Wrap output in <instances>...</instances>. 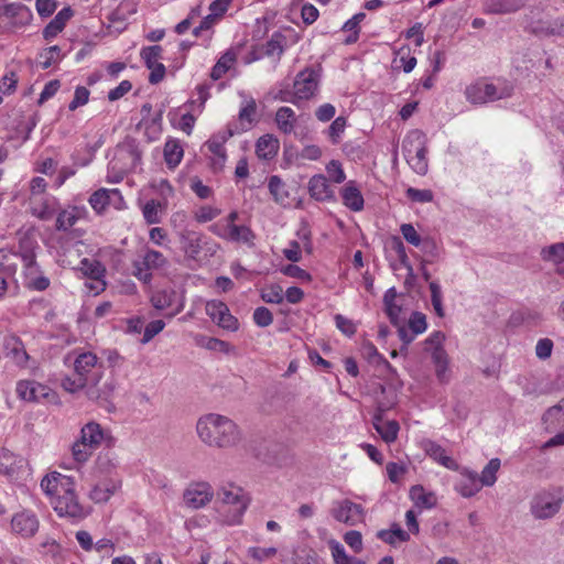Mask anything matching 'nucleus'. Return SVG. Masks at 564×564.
I'll return each instance as SVG.
<instances>
[{
    "mask_svg": "<svg viewBox=\"0 0 564 564\" xmlns=\"http://www.w3.org/2000/svg\"><path fill=\"white\" fill-rule=\"evenodd\" d=\"M196 432L204 444L215 448H232L242 440L239 426L231 419L217 413L200 416L196 423Z\"/></svg>",
    "mask_w": 564,
    "mask_h": 564,
    "instance_id": "f257e3e1",
    "label": "nucleus"
},
{
    "mask_svg": "<svg viewBox=\"0 0 564 564\" xmlns=\"http://www.w3.org/2000/svg\"><path fill=\"white\" fill-rule=\"evenodd\" d=\"M248 506L249 498L242 488L227 485L217 490L216 511L220 522L228 525L239 524Z\"/></svg>",
    "mask_w": 564,
    "mask_h": 564,
    "instance_id": "f03ea898",
    "label": "nucleus"
},
{
    "mask_svg": "<svg viewBox=\"0 0 564 564\" xmlns=\"http://www.w3.org/2000/svg\"><path fill=\"white\" fill-rule=\"evenodd\" d=\"M402 150L406 162L420 175L427 172L426 137L420 130H412L404 138Z\"/></svg>",
    "mask_w": 564,
    "mask_h": 564,
    "instance_id": "7ed1b4c3",
    "label": "nucleus"
},
{
    "mask_svg": "<svg viewBox=\"0 0 564 564\" xmlns=\"http://www.w3.org/2000/svg\"><path fill=\"white\" fill-rule=\"evenodd\" d=\"M141 162V152L133 140L120 143L115 151L113 159L109 162L110 171H118V178L109 180V183H119L124 175L134 170Z\"/></svg>",
    "mask_w": 564,
    "mask_h": 564,
    "instance_id": "20e7f679",
    "label": "nucleus"
},
{
    "mask_svg": "<svg viewBox=\"0 0 564 564\" xmlns=\"http://www.w3.org/2000/svg\"><path fill=\"white\" fill-rule=\"evenodd\" d=\"M563 503L560 491L542 490L536 492L530 501V512L534 519L546 520L555 517Z\"/></svg>",
    "mask_w": 564,
    "mask_h": 564,
    "instance_id": "39448f33",
    "label": "nucleus"
},
{
    "mask_svg": "<svg viewBox=\"0 0 564 564\" xmlns=\"http://www.w3.org/2000/svg\"><path fill=\"white\" fill-rule=\"evenodd\" d=\"M330 514L336 521L350 527L362 523L366 517L364 507L349 499L334 501Z\"/></svg>",
    "mask_w": 564,
    "mask_h": 564,
    "instance_id": "423d86ee",
    "label": "nucleus"
},
{
    "mask_svg": "<svg viewBox=\"0 0 564 564\" xmlns=\"http://www.w3.org/2000/svg\"><path fill=\"white\" fill-rule=\"evenodd\" d=\"M51 505L59 517L80 520L89 514V509L78 501L75 494V486L69 491L53 499Z\"/></svg>",
    "mask_w": 564,
    "mask_h": 564,
    "instance_id": "0eeeda50",
    "label": "nucleus"
},
{
    "mask_svg": "<svg viewBox=\"0 0 564 564\" xmlns=\"http://www.w3.org/2000/svg\"><path fill=\"white\" fill-rule=\"evenodd\" d=\"M466 98L473 104H486L510 96V90H499L494 84L476 82L465 90Z\"/></svg>",
    "mask_w": 564,
    "mask_h": 564,
    "instance_id": "6e6552de",
    "label": "nucleus"
},
{
    "mask_svg": "<svg viewBox=\"0 0 564 564\" xmlns=\"http://www.w3.org/2000/svg\"><path fill=\"white\" fill-rule=\"evenodd\" d=\"M10 528L14 535L31 539L40 529V520L33 511L24 509L12 516Z\"/></svg>",
    "mask_w": 564,
    "mask_h": 564,
    "instance_id": "1a4fd4ad",
    "label": "nucleus"
},
{
    "mask_svg": "<svg viewBox=\"0 0 564 564\" xmlns=\"http://www.w3.org/2000/svg\"><path fill=\"white\" fill-rule=\"evenodd\" d=\"M319 73L313 68L300 72L293 84V95L296 99H310L317 91Z\"/></svg>",
    "mask_w": 564,
    "mask_h": 564,
    "instance_id": "9d476101",
    "label": "nucleus"
},
{
    "mask_svg": "<svg viewBox=\"0 0 564 564\" xmlns=\"http://www.w3.org/2000/svg\"><path fill=\"white\" fill-rule=\"evenodd\" d=\"M209 230L216 236L232 241L246 243L248 246L253 245L254 234L247 226H238V225H220L213 224L209 227Z\"/></svg>",
    "mask_w": 564,
    "mask_h": 564,
    "instance_id": "9b49d317",
    "label": "nucleus"
},
{
    "mask_svg": "<svg viewBox=\"0 0 564 564\" xmlns=\"http://www.w3.org/2000/svg\"><path fill=\"white\" fill-rule=\"evenodd\" d=\"M213 497V487L206 481L191 484L183 494L185 505L193 509L205 507L212 501Z\"/></svg>",
    "mask_w": 564,
    "mask_h": 564,
    "instance_id": "f8f14e48",
    "label": "nucleus"
},
{
    "mask_svg": "<svg viewBox=\"0 0 564 564\" xmlns=\"http://www.w3.org/2000/svg\"><path fill=\"white\" fill-rule=\"evenodd\" d=\"M74 484L75 482L72 477L53 471L42 479L41 488L48 497L50 503H52L53 499H56L59 495L69 491L74 487Z\"/></svg>",
    "mask_w": 564,
    "mask_h": 564,
    "instance_id": "ddd939ff",
    "label": "nucleus"
},
{
    "mask_svg": "<svg viewBox=\"0 0 564 564\" xmlns=\"http://www.w3.org/2000/svg\"><path fill=\"white\" fill-rule=\"evenodd\" d=\"M206 314L224 329L235 332L239 327L238 319L230 314L228 306L221 301H208L206 303Z\"/></svg>",
    "mask_w": 564,
    "mask_h": 564,
    "instance_id": "4468645a",
    "label": "nucleus"
},
{
    "mask_svg": "<svg viewBox=\"0 0 564 564\" xmlns=\"http://www.w3.org/2000/svg\"><path fill=\"white\" fill-rule=\"evenodd\" d=\"M162 51L160 45H152L143 47L140 53L145 66L151 70L149 75L151 84L160 83L165 76V66L160 62Z\"/></svg>",
    "mask_w": 564,
    "mask_h": 564,
    "instance_id": "2eb2a0df",
    "label": "nucleus"
},
{
    "mask_svg": "<svg viewBox=\"0 0 564 564\" xmlns=\"http://www.w3.org/2000/svg\"><path fill=\"white\" fill-rule=\"evenodd\" d=\"M74 372L77 377L86 379V382H91L93 377L101 375L99 369L101 365L98 362V357L90 351L82 352L73 361Z\"/></svg>",
    "mask_w": 564,
    "mask_h": 564,
    "instance_id": "dca6fc26",
    "label": "nucleus"
},
{
    "mask_svg": "<svg viewBox=\"0 0 564 564\" xmlns=\"http://www.w3.org/2000/svg\"><path fill=\"white\" fill-rule=\"evenodd\" d=\"M116 390V382L113 379H107L101 382V375L93 377L91 382L87 386L86 395L89 400L106 403L108 402Z\"/></svg>",
    "mask_w": 564,
    "mask_h": 564,
    "instance_id": "f3484780",
    "label": "nucleus"
},
{
    "mask_svg": "<svg viewBox=\"0 0 564 564\" xmlns=\"http://www.w3.org/2000/svg\"><path fill=\"white\" fill-rule=\"evenodd\" d=\"M17 394L20 399L24 401H40L42 399H47L51 389L42 383H39L34 380H21L17 383Z\"/></svg>",
    "mask_w": 564,
    "mask_h": 564,
    "instance_id": "a211bd4d",
    "label": "nucleus"
},
{
    "mask_svg": "<svg viewBox=\"0 0 564 564\" xmlns=\"http://www.w3.org/2000/svg\"><path fill=\"white\" fill-rule=\"evenodd\" d=\"M372 424L386 443H392L397 440L400 430L399 423L394 420L384 421L383 411L381 409L373 415Z\"/></svg>",
    "mask_w": 564,
    "mask_h": 564,
    "instance_id": "6ab92c4d",
    "label": "nucleus"
},
{
    "mask_svg": "<svg viewBox=\"0 0 564 564\" xmlns=\"http://www.w3.org/2000/svg\"><path fill=\"white\" fill-rule=\"evenodd\" d=\"M542 422L549 433L564 430V398L544 412Z\"/></svg>",
    "mask_w": 564,
    "mask_h": 564,
    "instance_id": "aec40b11",
    "label": "nucleus"
},
{
    "mask_svg": "<svg viewBox=\"0 0 564 564\" xmlns=\"http://www.w3.org/2000/svg\"><path fill=\"white\" fill-rule=\"evenodd\" d=\"M121 481L117 478H109L97 482L89 492V498L96 503L107 502L120 488Z\"/></svg>",
    "mask_w": 564,
    "mask_h": 564,
    "instance_id": "412c9836",
    "label": "nucleus"
},
{
    "mask_svg": "<svg viewBox=\"0 0 564 564\" xmlns=\"http://www.w3.org/2000/svg\"><path fill=\"white\" fill-rule=\"evenodd\" d=\"M409 497L419 511L432 509L437 505L436 495L433 491L426 490L421 485L412 486L409 491Z\"/></svg>",
    "mask_w": 564,
    "mask_h": 564,
    "instance_id": "4be33fe9",
    "label": "nucleus"
},
{
    "mask_svg": "<svg viewBox=\"0 0 564 564\" xmlns=\"http://www.w3.org/2000/svg\"><path fill=\"white\" fill-rule=\"evenodd\" d=\"M80 264H82V271L84 272V274L95 281V284H89L87 286L89 289L96 291V293L104 290L105 282L101 280V278L104 276L105 271H106L104 265L97 260H89V259H83Z\"/></svg>",
    "mask_w": 564,
    "mask_h": 564,
    "instance_id": "5701e85b",
    "label": "nucleus"
},
{
    "mask_svg": "<svg viewBox=\"0 0 564 564\" xmlns=\"http://www.w3.org/2000/svg\"><path fill=\"white\" fill-rule=\"evenodd\" d=\"M308 192L311 197L316 200H329L334 198V191L329 186L327 178L322 175H314L308 182Z\"/></svg>",
    "mask_w": 564,
    "mask_h": 564,
    "instance_id": "b1692460",
    "label": "nucleus"
},
{
    "mask_svg": "<svg viewBox=\"0 0 564 564\" xmlns=\"http://www.w3.org/2000/svg\"><path fill=\"white\" fill-rule=\"evenodd\" d=\"M202 235L193 230H185L181 234V247L187 258L197 259L202 251Z\"/></svg>",
    "mask_w": 564,
    "mask_h": 564,
    "instance_id": "393cba45",
    "label": "nucleus"
},
{
    "mask_svg": "<svg viewBox=\"0 0 564 564\" xmlns=\"http://www.w3.org/2000/svg\"><path fill=\"white\" fill-rule=\"evenodd\" d=\"M343 204L352 212H360L364 208V197L355 182H348L341 189Z\"/></svg>",
    "mask_w": 564,
    "mask_h": 564,
    "instance_id": "a878e982",
    "label": "nucleus"
},
{
    "mask_svg": "<svg viewBox=\"0 0 564 564\" xmlns=\"http://www.w3.org/2000/svg\"><path fill=\"white\" fill-rule=\"evenodd\" d=\"M257 104L252 97L246 98L238 113V128H242V132L249 130L256 122Z\"/></svg>",
    "mask_w": 564,
    "mask_h": 564,
    "instance_id": "bb28decb",
    "label": "nucleus"
},
{
    "mask_svg": "<svg viewBox=\"0 0 564 564\" xmlns=\"http://www.w3.org/2000/svg\"><path fill=\"white\" fill-rule=\"evenodd\" d=\"M463 479L456 485V490L465 498L475 496L481 485L478 481V475L475 471L465 469L462 471Z\"/></svg>",
    "mask_w": 564,
    "mask_h": 564,
    "instance_id": "cd10ccee",
    "label": "nucleus"
},
{
    "mask_svg": "<svg viewBox=\"0 0 564 564\" xmlns=\"http://www.w3.org/2000/svg\"><path fill=\"white\" fill-rule=\"evenodd\" d=\"M72 17L73 10L69 7L62 9L43 30L45 40H51L61 33Z\"/></svg>",
    "mask_w": 564,
    "mask_h": 564,
    "instance_id": "c85d7f7f",
    "label": "nucleus"
},
{
    "mask_svg": "<svg viewBox=\"0 0 564 564\" xmlns=\"http://www.w3.org/2000/svg\"><path fill=\"white\" fill-rule=\"evenodd\" d=\"M525 0H487L485 11L492 14H507L524 6Z\"/></svg>",
    "mask_w": 564,
    "mask_h": 564,
    "instance_id": "c756f323",
    "label": "nucleus"
},
{
    "mask_svg": "<svg viewBox=\"0 0 564 564\" xmlns=\"http://www.w3.org/2000/svg\"><path fill=\"white\" fill-rule=\"evenodd\" d=\"M425 452L432 459L443 465L444 467L452 470L458 469V464L451 456H448L446 451L437 443L432 441L427 442L425 444Z\"/></svg>",
    "mask_w": 564,
    "mask_h": 564,
    "instance_id": "7c9ffc66",
    "label": "nucleus"
},
{
    "mask_svg": "<svg viewBox=\"0 0 564 564\" xmlns=\"http://www.w3.org/2000/svg\"><path fill=\"white\" fill-rule=\"evenodd\" d=\"M241 132L242 128H238L237 123H228L226 129L212 135V138L205 143V147H207L208 150L216 151L219 149H225L224 144L227 142V140Z\"/></svg>",
    "mask_w": 564,
    "mask_h": 564,
    "instance_id": "2f4dec72",
    "label": "nucleus"
},
{
    "mask_svg": "<svg viewBox=\"0 0 564 564\" xmlns=\"http://www.w3.org/2000/svg\"><path fill=\"white\" fill-rule=\"evenodd\" d=\"M164 160L170 169H175L184 155L183 147L177 139H169L163 149Z\"/></svg>",
    "mask_w": 564,
    "mask_h": 564,
    "instance_id": "473e14b6",
    "label": "nucleus"
},
{
    "mask_svg": "<svg viewBox=\"0 0 564 564\" xmlns=\"http://www.w3.org/2000/svg\"><path fill=\"white\" fill-rule=\"evenodd\" d=\"M111 195H116L121 199L120 192L118 189L99 188L94 192L89 197V204L91 208L101 214L110 204Z\"/></svg>",
    "mask_w": 564,
    "mask_h": 564,
    "instance_id": "72a5a7b5",
    "label": "nucleus"
},
{
    "mask_svg": "<svg viewBox=\"0 0 564 564\" xmlns=\"http://www.w3.org/2000/svg\"><path fill=\"white\" fill-rule=\"evenodd\" d=\"M79 440L96 449L104 440V431L98 423L89 422L82 427Z\"/></svg>",
    "mask_w": 564,
    "mask_h": 564,
    "instance_id": "f704fd0d",
    "label": "nucleus"
},
{
    "mask_svg": "<svg viewBox=\"0 0 564 564\" xmlns=\"http://www.w3.org/2000/svg\"><path fill=\"white\" fill-rule=\"evenodd\" d=\"M237 54L234 50L226 51L212 68L210 77L214 80L220 79L236 63Z\"/></svg>",
    "mask_w": 564,
    "mask_h": 564,
    "instance_id": "c9c22d12",
    "label": "nucleus"
},
{
    "mask_svg": "<svg viewBox=\"0 0 564 564\" xmlns=\"http://www.w3.org/2000/svg\"><path fill=\"white\" fill-rule=\"evenodd\" d=\"M278 150L279 141L272 135L265 134L257 142L256 152L260 159H272L278 153Z\"/></svg>",
    "mask_w": 564,
    "mask_h": 564,
    "instance_id": "e433bc0d",
    "label": "nucleus"
},
{
    "mask_svg": "<svg viewBox=\"0 0 564 564\" xmlns=\"http://www.w3.org/2000/svg\"><path fill=\"white\" fill-rule=\"evenodd\" d=\"M295 112L290 107H281L275 113V122L281 132L289 134L295 124Z\"/></svg>",
    "mask_w": 564,
    "mask_h": 564,
    "instance_id": "4c0bfd02",
    "label": "nucleus"
},
{
    "mask_svg": "<svg viewBox=\"0 0 564 564\" xmlns=\"http://www.w3.org/2000/svg\"><path fill=\"white\" fill-rule=\"evenodd\" d=\"M148 270H160L167 265V259L160 251L148 249L142 261H139Z\"/></svg>",
    "mask_w": 564,
    "mask_h": 564,
    "instance_id": "58836bf2",
    "label": "nucleus"
},
{
    "mask_svg": "<svg viewBox=\"0 0 564 564\" xmlns=\"http://www.w3.org/2000/svg\"><path fill=\"white\" fill-rule=\"evenodd\" d=\"M162 210L163 205L161 202L155 199L148 200L142 207V214L145 223L149 225L161 223Z\"/></svg>",
    "mask_w": 564,
    "mask_h": 564,
    "instance_id": "ea45409f",
    "label": "nucleus"
},
{
    "mask_svg": "<svg viewBox=\"0 0 564 564\" xmlns=\"http://www.w3.org/2000/svg\"><path fill=\"white\" fill-rule=\"evenodd\" d=\"M377 536L388 544H394L397 541L405 542L410 539L408 532L394 524L390 530H380Z\"/></svg>",
    "mask_w": 564,
    "mask_h": 564,
    "instance_id": "a19ab883",
    "label": "nucleus"
},
{
    "mask_svg": "<svg viewBox=\"0 0 564 564\" xmlns=\"http://www.w3.org/2000/svg\"><path fill=\"white\" fill-rule=\"evenodd\" d=\"M500 468V459L499 458H492L489 460V463L485 466V468L481 471L480 477H478L479 484L482 486H492L497 480V473Z\"/></svg>",
    "mask_w": 564,
    "mask_h": 564,
    "instance_id": "79ce46f5",
    "label": "nucleus"
},
{
    "mask_svg": "<svg viewBox=\"0 0 564 564\" xmlns=\"http://www.w3.org/2000/svg\"><path fill=\"white\" fill-rule=\"evenodd\" d=\"M397 291L394 288L389 289L383 295L384 308L388 317L392 323H397L401 307L395 304Z\"/></svg>",
    "mask_w": 564,
    "mask_h": 564,
    "instance_id": "37998d69",
    "label": "nucleus"
},
{
    "mask_svg": "<svg viewBox=\"0 0 564 564\" xmlns=\"http://www.w3.org/2000/svg\"><path fill=\"white\" fill-rule=\"evenodd\" d=\"M176 293L174 291L162 290L151 296V303L156 310H165L175 302Z\"/></svg>",
    "mask_w": 564,
    "mask_h": 564,
    "instance_id": "c03bdc74",
    "label": "nucleus"
},
{
    "mask_svg": "<svg viewBox=\"0 0 564 564\" xmlns=\"http://www.w3.org/2000/svg\"><path fill=\"white\" fill-rule=\"evenodd\" d=\"M285 36L280 32H274L271 39L264 45L267 56H281L284 51Z\"/></svg>",
    "mask_w": 564,
    "mask_h": 564,
    "instance_id": "a18cd8bd",
    "label": "nucleus"
},
{
    "mask_svg": "<svg viewBox=\"0 0 564 564\" xmlns=\"http://www.w3.org/2000/svg\"><path fill=\"white\" fill-rule=\"evenodd\" d=\"M62 388L69 392V393H76L80 390L87 391L88 382H86V379H83L82 377H77L76 373L74 376H65L61 381Z\"/></svg>",
    "mask_w": 564,
    "mask_h": 564,
    "instance_id": "49530a36",
    "label": "nucleus"
},
{
    "mask_svg": "<svg viewBox=\"0 0 564 564\" xmlns=\"http://www.w3.org/2000/svg\"><path fill=\"white\" fill-rule=\"evenodd\" d=\"M269 191L271 195L273 196L274 200L276 203H284L288 198V193L285 191V184L282 182V180L279 176H271L269 180Z\"/></svg>",
    "mask_w": 564,
    "mask_h": 564,
    "instance_id": "de8ad7c7",
    "label": "nucleus"
},
{
    "mask_svg": "<svg viewBox=\"0 0 564 564\" xmlns=\"http://www.w3.org/2000/svg\"><path fill=\"white\" fill-rule=\"evenodd\" d=\"M95 448L78 440L72 446V455L77 463H85L91 456Z\"/></svg>",
    "mask_w": 564,
    "mask_h": 564,
    "instance_id": "09e8293b",
    "label": "nucleus"
},
{
    "mask_svg": "<svg viewBox=\"0 0 564 564\" xmlns=\"http://www.w3.org/2000/svg\"><path fill=\"white\" fill-rule=\"evenodd\" d=\"M542 258L546 261L560 263L564 261V243H555L544 248L541 252Z\"/></svg>",
    "mask_w": 564,
    "mask_h": 564,
    "instance_id": "8fccbe9b",
    "label": "nucleus"
},
{
    "mask_svg": "<svg viewBox=\"0 0 564 564\" xmlns=\"http://www.w3.org/2000/svg\"><path fill=\"white\" fill-rule=\"evenodd\" d=\"M431 291V301L434 307V311L438 317L444 316V308L442 303V290L440 284L436 281H432L429 284Z\"/></svg>",
    "mask_w": 564,
    "mask_h": 564,
    "instance_id": "3c124183",
    "label": "nucleus"
},
{
    "mask_svg": "<svg viewBox=\"0 0 564 564\" xmlns=\"http://www.w3.org/2000/svg\"><path fill=\"white\" fill-rule=\"evenodd\" d=\"M332 556L334 558L335 564H350L351 556H349L344 546L336 540H330L328 542Z\"/></svg>",
    "mask_w": 564,
    "mask_h": 564,
    "instance_id": "603ef678",
    "label": "nucleus"
},
{
    "mask_svg": "<svg viewBox=\"0 0 564 564\" xmlns=\"http://www.w3.org/2000/svg\"><path fill=\"white\" fill-rule=\"evenodd\" d=\"M261 299L271 304H280L283 301V290L280 285L272 284L261 292Z\"/></svg>",
    "mask_w": 564,
    "mask_h": 564,
    "instance_id": "864d4df0",
    "label": "nucleus"
},
{
    "mask_svg": "<svg viewBox=\"0 0 564 564\" xmlns=\"http://www.w3.org/2000/svg\"><path fill=\"white\" fill-rule=\"evenodd\" d=\"M326 172H327L330 181H333L336 184H340L346 180V174L343 170V166H341L340 162L337 160H332L326 165Z\"/></svg>",
    "mask_w": 564,
    "mask_h": 564,
    "instance_id": "5fc2aeb1",
    "label": "nucleus"
},
{
    "mask_svg": "<svg viewBox=\"0 0 564 564\" xmlns=\"http://www.w3.org/2000/svg\"><path fill=\"white\" fill-rule=\"evenodd\" d=\"M90 91L84 87L78 86L75 89L74 98L68 105L70 111L76 110L78 107L85 106L89 100Z\"/></svg>",
    "mask_w": 564,
    "mask_h": 564,
    "instance_id": "6e6d98bb",
    "label": "nucleus"
},
{
    "mask_svg": "<svg viewBox=\"0 0 564 564\" xmlns=\"http://www.w3.org/2000/svg\"><path fill=\"white\" fill-rule=\"evenodd\" d=\"M220 214V210L218 208L212 207V206H200L196 209L194 214V218L196 221L204 224L207 221L213 220Z\"/></svg>",
    "mask_w": 564,
    "mask_h": 564,
    "instance_id": "4d7b16f0",
    "label": "nucleus"
},
{
    "mask_svg": "<svg viewBox=\"0 0 564 564\" xmlns=\"http://www.w3.org/2000/svg\"><path fill=\"white\" fill-rule=\"evenodd\" d=\"M77 221V216L73 212L63 210L58 214L56 219V228L58 230H68Z\"/></svg>",
    "mask_w": 564,
    "mask_h": 564,
    "instance_id": "13d9d810",
    "label": "nucleus"
},
{
    "mask_svg": "<svg viewBox=\"0 0 564 564\" xmlns=\"http://www.w3.org/2000/svg\"><path fill=\"white\" fill-rule=\"evenodd\" d=\"M18 84V76L15 72H9L0 82V93L3 95H11L15 91Z\"/></svg>",
    "mask_w": 564,
    "mask_h": 564,
    "instance_id": "bf43d9fd",
    "label": "nucleus"
},
{
    "mask_svg": "<svg viewBox=\"0 0 564 564\" xmlns=\"http://www.w3.org/2000/svg\"><path fill=\"white\" fill-rule=\"evenodd\" d=\"M253 321L259 327H267L272 324L273 315L267 307L261 306L254 310Z\"/></svg>",
    "mask_w": 564,
    "mask_h": 564,
    "instance_id": "052dcab7",
    "label": "nucleus"
},
{
    "mask_svg": "<svg viewBox=\"0 0 564 564\" xmlns=\"http://www.w3.org/2000/svg\"><path fill=\"white\" fill-rule=\"evenodd\" d=\"M344 541L355 553L362 551V535L359 531L351 530L345 533Z\"/></svg>",
    "mask_w": 564,
    "mask_h": 564,
    "instance_id": "680f3d73",
    "label": "nucleus"
},
{
    "mask_svg": "<svg viewBox=\"0 0 564 564\" xmlns=\"http://www.w3.org/2000/svg\"><path fill=\"white\" fill-rule=\"evenodd\" d=\"M553 341L550 338H541L535 345V355L539 359L545 360L551 357L553 350Z\"/></svg>",
    "mask_w": 564,
    "mask_h": 564,
    "instance_id": "e2e57ef3",
    "label": "nucleus"
},
{
    "mask_svg": "<svg viewBox=\"0 0 564 564\" xmlns=\"http://www.w3.org/2000/svg\"><path fill=\"white\" fill-rule=\"evenodd\" d=\"M409 327L414 335L421 334L426 329V318L425 315L420 312L412 313Z\"/></svg>",
    "mask_w": 564,
    "mask_h": 564,
    "instance_id": "0e129e2a",
    "label": "nucleus"
},
{
    "mask_svg": "<svg viewBox=\"0 0 564 564\" xmlns=\"http://www.w3.org/2000/svg\"><path fill=\"white\" fill-rule=\"evenodd\" d=\"M401 234L403 238L411 245L419 247L423 243L420 235L411 224L401 225Z\"/></svg>",
    "mask_w": 564,
    "mask_h": 564,
    "instance_id": "69168bd1",
    "label": "nucleus"
},
{
    "mask_svg": "<svg viewBox=\"0 0 564 564\" xmlns=\"http://www.w3.org/2000/svg\"><path fill=\"white\" fill-rule=\"evenodd\" d=\"M165 323L162 319L150 322L143 333L142 343H149L155 335L163 330Z\"/></svg>",
    "mask_w": 564,
    "mask_h": 564,
    "instance_id": "338daca9",
    "label": "nucleus"
},
{
    "mask_svg": "<svg viewBox=\"0 0 564 564\" xmlns=\"http://www.w3.org/2000/svg\"><path fill=\"white\" fill-rule=\"evenodd\" d=\"M346 128V119L344 117H337L328 129V134L333 143L339 142V137Z\"/></svg>",
    "mask_w": 564,
    "mask_h": 564,
    "instance_id": "774afa93",
    "label": "nucleus"
}]
</instances>
